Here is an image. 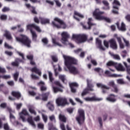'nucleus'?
I'll list each match as a JSON object with an SVG mask.
<instances>
[{"label":"nucleus","mask_w":130,"mask_h":130,"mask_svg":"<svg viewBox=\"0 0 130 130\" xmlns=\"http://www.w3.org/2000/svg\"><path fill=\"white\" fill-rule=\"evenodd\" d=\"M49 118L50 121H52L53 122H55L56 121L55 120V116H54V115L49 116Z\"/></svg>","instance_id":"8fccbe9b"},{"label":"nucleus","mask_w":130,"mask_h":130,"mask_svg":"<svg viewBox=\"0 0 130 130\" xmlns=\"http://www.w3.org/2000/svg\"><path fill=\"white\" fill-rule=\"evenodd\" d=\"M97 87L98 88H101L103 89V93L104 94L106 93V90H109V87L104 85L101 83H97L96 84Z\"/></svg>","instance_id":"f3484780"},{"label":"nucleus","mask_w":130,"mask_h":130,"mask_svg":"<svg viewBox=\"0 0 130 130\" xmlns=\"http://www.w3.org/2000/svg\"><path fill=\"white\" fill-rule=\"evenodd\" d=\"M117 82L118 83V84H120L121 85H123L124 84H125V83L122 79H118L117 80Z\"/></svg>","instance_id":"e2e57ef3"},{"label":"nucleus","mask_w":130,"mask_h":130,"mask_svg":"<svg viewBox=\"0 0 130 130\" xmlns=\"http://www.w3.org/2000/svg\"><path fill=\"white\" fill-rule=\"evenodd\" d=\"M117 40L118 43H119V46L120 49H123L125 47L124 44L122 43V42H121V38L119 37H117Z\"/></svg>","instance_id":"b1692460"},{"label":"nucleus","mask_w":130,"mask_h":130,"mask_svg":"<svg viewBox=\"0 0 130 130\" xmlns=\"http://www.w3.org/2000/svg\"><path fill=\"white\" fill-rule=\"evenodd\" d=\"M52 43L53 44H54V45L55 46H59V47H61V44H59V43H58L56 41V39H53L52 38Z\"/></svg>","instance_id":"58836bf2"},{"label":"nucleus","mask_w":130,"mask_h":130,"mask_svg":"<svg viewBox=\"0 0 130 130\" xmlns=\"http://www.w3.org/2000/svg\"><path fill=\"white\" fill-rule=\"evenodd\" d=\"M108 85L112 87L113 89L112 91H113V92H114L115 93H118V91H119L118 88H117V86L115 85V84L114 83V81H110L108 83Z\"/></svg>","instance_id":"2eb2a0df"},{"label":"nucleus","mask_w":130,"mask_h":130,"mask_svg":"<svg viewBox=\"0 0 130 130\" xmlns=\"http://www.w3.org/2000/svg\"><path fill=\"white\" fill-rule=\"evenodd\" d=\"M87 87L84 89L81 93L82 96H86L87 94H88L89 91H93V84H92V81L91 80L87 79Z\"/></svg>","instance_id":"6e6552de"},{"label":"nucleus","mask_w":130,"mask_h":130,"mask_svg":"<svg viewBox=\"0 0 130 130\" xmlns=\"http://www.w3.org/2000/svg\"><path fill=\"white\" fill-rule=\"evenodd\" d=\"M59 79L63 82V83H67V79H66V76L64 75H60L59 76Z\"/></svg>","instance_id":"79ce46f5"},{"label":"nucleus","mask_w":130,"mask_h":130,"mask_svg":"<svg viewBox=\"0 0 130 130\" xmlns=\"http://www.w3.org/2000/svg\"><path fill=\"white\" fill-rule=\"evenodd\" d=\"M109 43H110L111 48H112V49H114L115 50L117 49V44H116V42L114 39H112L110 40Z\"/></svg>","instance_id":"dca6fc26"},{"label":"nucleus","mask_w":130,"mask_h":130,"mask_svg":"<svg viewBox=\"0 0 130 130\" xmlns=\"http://www.w3.org/2000/svg\"><path fill=\"white\" fill-rule=\"evenodd\" d=\"M34 121H40V116H37V117H35L34 118Z\"/></svg>","instance_id":"338daca9"},{"label":"nucleus","mask_w":130,"mask_h":130,"mask_svg":"<svg viewBox=\"0 0 130 130\" xmlns=\"http://www.w3.org/2000/svg\"><path fill=\"white\" fill-rule=\"evenodd\" d=\"M109 43H110L109 42H109L106 41V40H104V45L105 46V47H106V48H109Z\"/></svg>","instance_id":"864d4df0"},{"label":"nucleus","mask_w":130,"mask_h":130,"mask_svg":"<svg viewBox=\"0 0 130 130\" xmlns=\"http://www.w3.org/2000/svg\"><path fill=\"white\" fill-rule=\"evenodd\" d=\"M40 20L41 21V24H49V19H47V18H42L40 17Z\"/></svg>","instance_id":"2f4dec72"},{"label":"nucleus","mask_w":130,"mask_h":130,"mask_svg":"<svg viewBox=\"0 0 130 130\" xmlns=\"http://www.w3.org/2000/svg\"><path fill=\"white\" fill-rule=\"evenodd\" d=\"M16 40L18 42L22 43L26 45L27 47H30L31 44V41L26 36L20 35V38L15 37Z\"/></svg>","instance_id":"20e7f679"},{"label":"nucleus","mask_w":130,"mask_h":130,"mask_svg":"<svg viewBox=\"0 0 130 130\" xmlns=\"http://www.w3.org/2000/svg\"><path fill=\"white\" fill-rule=\"evenodd\" d=\"M54 20L55 22L58 23V24H56V22H52L53 27L57 28L58 29H59V28L66 29V28H67V25H66V23H64V22H63V21H62V20H60L59 18L55 17Z\"/></svg>","instance_id":"423d86ee"},{"label":"nucleus","mask_w":130,"mask_h":130,"mask_svg":"<svg viewBox=\"0 0 130 130\" xmlns=\"http://www.w3.org/2000/svg\"><path fill=\"white\" fill-rule=\"evenodd\" d=\"M54 85H56V86H58L59 87H62L61 86V84H60V83H59L58 81H56L54 82V83L52 84V89L54 93H57V92H62V89L61 88H58L54 86Z\"/></svg>","instance_id":"9b49d317"},{"label":"nucleus","mask_w":130,"mask_h":130,"mask_svg":"<svg viewBox=\"0 0 130 130\" xmlns=\"http://www.w3.org/2000/svg\"><path fill=\"white\" fill-rule=\"evenodd\" d=\"M116 65V62H114L112 61H110L107 63V66L108 67H115Z\"/></svg>","instance_id":"37998d69"},{"label":"nucleus","mask_w":130,"mask_h":130,"mask_svg":"<svg viewBox=\"0 0 130 130\" xmlns=\"http://www.w3.org/2000/svg\"><path fill=\"white\" fill-rule=\"evenodd\" d=\"M42 118L44 122L46 123L47 122V116L46 115H44L43 114H42Z\"/></svg>","instance_id":"13d9d810"},{"label":"nucleus","mask_w":130,"mask_h":130,"mask_svg":"<svg viewBox=\"0 0 130 130\" xmlns=\"http://www.w3.org/2000/svg\"><path fill=\"white\" fill-rule=\"evenodd\" d=\"M106 99L107 101H110V102H115L116 101L115 96L113 94H111L110 97L107 98Z\"/></svg>","instance_id":"7c9ffc66"},{"label":"nucleus","mask_w":130,"mask_h":130,"mask_svg":"<svg viewBox=\"0 0 130 130\" xmlns=\"http://www.w3.org/2000/svg\"><path fill=\"white\" fill-rule=\"evenodd\" d=\"M31 34L32 36V40L34 41H36V39H37V35L36 34V32L31 31Z\"/></svg>","instance_id":"09e8293b"},{"label":"nucleus","mask_w":130,"mask_h":130,"mask_svg":"<svg viewBox=\"0 0 130 130\" xmlns=\"http://www.w3.org/2000/svg\"><path fill=\"white\" fill-rule=\"evenodd\" d=\"M115 68L117 70V71H120V72H124V71H125L124 68H123V67H122V65L121 64H118L116 63Z\"/></svg>","instance_id":"5701e85b"},{"label":"nucleus","mask_w":130,"mask_h":130,"mask_svg":"<svg viewBox=\"0 0 130 130\" xmlns=\"http://www.w3.org/2000/svg\"><path fill=\"white\" fill-rule=\"evenodd\" d=\"M26 115H29V113H28V111H27L26 109H22L21 112L19 113L20 117L21 118L23 122L26 121V118H25Z\"/></svg>","instance_id":"4468645a"},{"label":"nucleus","mask_w":130,"mask_h":130,"mask_svg":"<svg viewBox=\"0 0 130 130\" xmlns=\"http://www.w3.org/2000/svg\"><path fill=\"white\" fill-rule=\"evenodd\" d=\"M74 52H75V53H79V52H81L80 55V57H84V55H85V53L82 52V49H78L76 50H75Z\"/></svg>","instance_id":"4c0bfd02"},{"label":"nucleus","mask_w":130,"mask_h":130,"mask_svg":"<svg viewBox=\"0 0 130 130\" xmlns=\"http://www.w3.org/2000/svg\"><path fill=\"white\" fill-rule=\"evenodd\" d=\"M0 78H2V79H10L11 78V76L10 75H4V76H0Z\"/></svg>","instance_id":"0e129e2a"},{"label":"nucleus","mask_w":130,"mask_h":130,"mask_svg":"<svg viewBox=\"0 0 130 130\" xmlns=\"http://www.w3.org/2000/svg\"><path fill=\"white\" fill-rule=\"evenodd\" d=\"M26 28L27 30H29L30 32H34L32 31L33 29H35L37 32H41V29L40 27L38 26H36L35 24H28L26 26Z\"/></svg>","instance_id":"f8f14e48"},{"label":"nucleus","mask_w":130,"mask_h":130,"mask_svg":"<svg viewBox=\"0 0 130 130\" xmlns=\"http://www.w3.org/2000/svg\"><path fill=\"white\" fill-rule=\"evenodd\" d=\"M21 61L19 59H16L15 62H12V66H14V67H18L19 66V62H21Z\"/></svg>","instance_id":"a18cd8bd"},{"label":"nucleus","mask_w":130,"mask_h":130,"mask_svg":"<svg viewBox=\"0 0 130 130\" xmlns=\"http://www.w3.org/2000/svg\"><path fill=\"white\" fill-rule=\"evenodd\" d=\"M96 44L97 47L99 48L100 50H105V48L102 46L101 40H99L98 38L96 39Z\"/></svg>","instance_id":"aec40b11"},{"label":"nucleus","mask_w":130,"mask_h":130,"mask_svg":"<svg viewBox=\"0 0 130 130\" xmlns=\"http://www.w3.org/2000/svg\"><path fill=\"white\" fill-rule=\"evenodd\" d=\"M18 77H19V73L17 72L13 74V78L15 81H18Z\"/></svg>","instance_id":"bf43d9fd"},{"label":"nucleus","mask_w":130,"mask_h":130,"mask_svg":"<svg viewBox=\"0 0 130 130\" xmlns=\"http://www.w3.org/2000/svg\"><path fill=\"white\" fill-rule=\"evenodd\" d=\"M38 127L41 129H43L44 128V124L42 123H39L38 124Z\"/></svg>","instance_id":"680f3d73"},{"label":"nucleus","mask_w":130,"mask_h":130,"mask_svg":"<svg viewBox=\"0 0 130 130\" xmlns=\"http://www.w3.org/2000/svg\"><path fill=\"white\" fill-rule=\"evenodd\" d=\"M63 57L64 59L65 66H67L70 72L71 73V74H73V75H77V74L79 73L78 69L72 66L73 64H76V63H77V60L67 55L63 54Z\"/></svg>","instance_id":"f257e3e1"},{"label":"nucleus","mask_w":130,"mask_h":130,"mask_svg":"<svg viewBox=\"0 0 130 130\" xmlns=\"http://www.w3.org/2000/svg\"><path fill=\"white\" fill-rule=\"evenodd\" d=\"M87 35L85 34H73L72 40L75 41L76 43H84L87 41Z\"/></svg>","instance_id":"7ed1b4c3"},{"label":"nucleus","mask_w":130,"mask_h":130,"mask_svg":"<svg viewBox=\"0 0 130 130\" xmlns=\"http://www.w3.org/2000/svg\"><path fill=\"white\" fill-rule=\"evenodd\" d=\"M94 71H95V72H97L98 73H99L100 75H102L103 74V70L100 68L94 69Z\"/></svg>","instance_id":"de8ad7c7"},{"label":"nucleus","mask_w":130,"mask_h":130,"mask_svg":"<svg viewBox=\"0 0 130 130\" xmlns=\"http://www.w3.org/2000/svg\"><path fill=\"white\" fill-rule=\"evenodd\" d=\"M70 87L71 89V91L73 93H75L76 90L75 88H76V87H79V84H78V83L76 82H73L70 84Z\"/></svg>","instance_id":"6ab92c4d"},{"label":"nucleus","mask_w":130,"mask_h":130,"mask_svg":"<svg viewBox=\"0 0 130 130\" xmlns=\"http://www.w3.org/2000/svg\"><path fill=\"white\" fill-rule=\"evenodd\" d=\"M56 103L58 106H64L68 104V101L66 98H58L56 100Z\"/></svg>","instance_id":"1a4fd4ad"},{"label":"nucleus","mask_w":130,"mask_h":130,"mask_svg":"<svg viewBox=\"0 0 130 130\" xmlns=\"http://www.w3.org/2000/svg\"><path fill=\"white\" fill-rule=\"evenodd\" d=\"M116 25L120 31H125V30H126V28H125V24H124L123 22H122L120 25H119V22H117Z\"/></svg>","instance_id":"412c9836"},{"label":"nucleus","mask_w":130,"mask_h":130,"mask_svg":"<svg viewBox=\"0 0 130 130\" xmlns=\"http://www.w3.org/2000/svg\"><path fill=\"white\" fill-rule=\"evenodd\" d=\"M7 18H8V16L6 15H2L0 17L1 20H2L3 21L7 20Z\"/></svg>","instance_id":"052dcab7"},{"label":"nucleus","mask_w":130,"mask_h":130,"mask_svg":"<svg viewBox=\"0 0 130 130\" xmlns=\"http://www.w3.org/2000/svg\"><path fill=\"white\" fill-rule=\"evenodd\" d=\"M28 108L30 113L36 115V111L34 110V108L32 106H28Z\"/></svg>","instance_id":"473e14b6"},{"label":"nucleus","mask_w":130,"mask_h":130,"mask_svg":"<svg viewBox=\"0 0 130 130\" xmlns=\"http://www.w3.org/2000/svg\"><path fill=\"white\" fill-rule=\"evenodd\" d=\"M14 105H15V106L16 107V109H17L18 110H19V109H20L22 107V105H23V104L22 103H20V104L15 103Z\"/></svg>","instance_id":"5fc2aeb1"},{"label":"nucleus","mask_w":130,"mask_h":130,"mask_svg":"<svg viewBox=\"0 0 130 130\" xmlns=\"http://www.w3.org/2000/svg\"><path fill=\"white\" fill-rule=\"evenodd\" d=\"M74 18L75 19V20H77V21H80L79 18H84V15L81 14L77 11H74Z\"/></svg>","instance_id":"4be33fe9"},{"label":"nucleus","mask_w":130,"mask_h":130,"mask_svg":"<svg viewBox=\"0 0 130 130\" xmlns=\"http://www.w3.org/2000/svg\"><path fill=\"white\" fill-rule=\"evenodd\" d=\"M25 6L27 8H30V9H32V10L31 11V12L32 14H37V12L35 11V9H34V7L31 6L30 4H25Z\"/></svg>","instance_id":"49530a36"},{"label":"nucleus","mask_w":130,"mask_h":130,"mask_svg":"<svg viewBox=\"0 0 130 130\" xmlns=\"http://www.w3.org/2000/svg\"><path fill=\"white\" fill-rule=\"evenodd\" d=\"M43 43H44V45H47L48 44V40L47 38H44L42 40Z\"/></svg>","instance_id":"6e6d98bb"},{"label":"nucleus","mask_w":130,"mask_h":130,"mask_svg":"<svg viewBox=\"0 0 130 130\" xmlns=\"http://www.w3.org/2000/svg\"><path fill=\"white\" fill-rule=\"evenodd\" d=\"M120 6V3L119 2L117 1V0H114L113 3V9H116V10H118V7Z\"/></svg>","instance_id":"cd10ccee"},{"label":"nucleus","mask_w":130,"mask_h":130,"mask_svg":"<svg viewBox=\"0 0 130 130\" xmlns=\"http://www.w3.org/2000/svg\"><path fill=\"white\" fill-rule=\"evenodd\" d=\"M47 107L51 111H53V110H54V106L53 105V103L52 102H49L47 104Z\"/></svg>","instance_id":"bb28decb"},{"label":"nucleus","mask_w":130,"mask_h":130,"mask_svg":"<svg viewBox=\"0 0 130 130\" xmlns=\"http://www.w3.org/2000/svg\"><path fill=\"white\" fill-rule=\"evenodd\" d=\"M12 94L14 97H16V98H18V99H19V98H20V97H21V93H20V92H19L13 91L12 92Z\"/></svg>","instance_id":"f704fd0d"},{"label":"nucleus","mask_w":130,"mask_h":130,"mask_svg":"<svg viewBox=\"0 0 130 130\" xmlns=\"http://www.w3.org/2000/svg\"><path fill=\"white\" fill-rule=\"evenodd\" d=\"M38 85L40 87L41 91H46L47 87L45 86V83L41 81L38 83Z\"/></svg>","instance_id":"a211bd4d"},{"label":"nucleus","mask_w":130,"mask_h":130,"mask_svg":"<svg viewBox=\"0 0 130 130\" xmlns=\"http://www.w3.org/2000/svg\"><path fill=\"white\" fill-rule=\"evenodd\" d=\"M48 74H49V78L50 82H53V81H54V79L52 78V73L50 71H49Z\"/></svg>","instance_id":"603ef678"},{"label":"nucleus","mask_w":130,"mask_h":130,"mask_svg":"<svg viewBox=\"0 0 130 130\" xmlns=\"http://www.w3.org/2000/svg\"><path fill=\"white\" fill-rule=\"evenodd\" d=\"M121 38H122L124 43L125 44V46H126V47H130L129 41H127L122 37H121Z\"/></svg>","instance_id":"c03bdc74"},{"label":"nucleus","mask_w":130,"mask_h":130,"mask_svg":"<svg viewBox=\"0 0 130 130\" xmlns=\"http://www.w3.org/2000/svg\"><path fill=\"white\" fill-rule=\"evenodd\" d=\"M54 69L55 71V76H57L58 73H57L56 71H57V69H58V71L60 72L61 71V68H60L59 65H56V68H55V66H54Z\"/></svg>","instance_id":"c9c22d12"},{"label":"nucleus","mask_w":130,"mask_h":130,"mask_svg":"<svg viewBox=\"0 0 130 130\" xmlns=\"http://www.w3.org/2000/svg\"><path fill=\"white\" fill-rule=\"evenodd\" d=\"M92 18H89L88 19V27H86L85 25H83V27L84 28V29H91V26H94V25H95V24L94 23H92Z\"/></svg>","instance_id":"393cba45"},{"label":"nucleus","mask_w":130,"mask_h":130,"mask_svg":"<svg viewBox=\"0 0 130 130\" xmlns=\"http://www.w3.org/2000/svg\"><path fill=\"white\" fill-rule=\"evenodd\" d=\"M27 59H29V60H30V64H31V66H34L35 64V62L32 60L33 59V56L32 55H27Z\"/></svg>","instance_id":"e433bc0d"},{"label":"nucleus","mask_w":130,"mask_h":130,"mask_svg":"<svg viewBox=\"0 0 130 130\" xmlns=\"http://www.w3.org/2000/svg\"><path fill=\"white\" fill-rule=\"evenodd\" d=\"M124 64L126 69L127 72L130 75V67L127 66V64L126 62H124Z\"/></svg>","instance_id":"4d7b16f0"},{"label":"nucleus","mask_w":130,"mask_h":130,"mask_svg":"<svg viewBox=\"0 0 130 130\" xmlns=\"http://www.w3.org/2000/svg\"><path fill=\"white\" fill-rule=\"evenodd\" d=\"M76 120L79 124H82L85 120V112L84 110L79 109L78 110V116L76 117Z\"/></svg>","instance_id":"0eeeda50"},{"label":"nucleus","mask_w":130,"mask_h":130,"mask_svg":"<svg viewBox=\"0 0 130 130\" xmlns=\"http://www.w3.org/2000/svg\"><path fill=\"white\" fill-rule=\"evenodd\" d=\"M125 19L126 20V21H128V22H130V14L126 15Z\"/></svg>","instance_id":"774afa93"},{"label":"nucleus","mask_w":130,"mask_h":130,"mask_svg":"<svg viewBox=\"0 0 130 130\" xmlns=\"http://www.w3.org/2000/svg\"><path fill=\"white\" fill-rule=\"evenodd\" d=\"M59 118L60 120H61V121H63V122H66V121H67V118H66L64 115L62 114H60L59 115Z\"/></svg>","instance_id":"ea45409f"},{"label":"nucleus","mask_w":130,"mask_h":130,"mask_svg":"<svg viewBox=\"0 0 130 130\" xmlns=\"http://www.w3.org/2000/svg\"><path fill=\"white\" fill-rule=\"evenodd\" d=\"M49 96V92L44 93L42 95H39L36 97V100H43V101H46Z\"/></svg>","instance_id":"ddd939ff"},{"label":"nucleus","mask_w":130,"mask_h":130,"mask_svg":"<svg viewBox=\"0 0 130 130\" xmlns=\"http://www.w3.org/2000/svg\"><path fill=\"white\" fill-rule=\"evenodd\" d=\"M84 100L86 102H93L94 101H102L103 99L102 98H98L96 96L92 97L87 96L84 98Z\"/></svg>","instance_id":"9d476101"},{"label":"nucleus","mask_w":130,"mask_h":130,"mask_svg":"<svg viewBox=\"0 0 130 130\" xmlns=\"http://www.w3.org/2000/svg\"><path fill=\"white\" fill-rule=\"evenodd\" d=\"M103 14H104V12L101 11L99 9L96 8L93 12V16L95 18V19H96V20H99V21L104 20L108 23H110V22H111V20L108 17L101 15H103Z\"/></svg>","instance_id":"f03ea898"},{"label":"nucleus","mask_w":130,"mask_h":130,"mask_svg":"<svg viewBox=\"0 0 130 130\" xmlns=\"http://www.w3.org/2000/svg\"><path fill=\"white\" fill-rule=\"evenodd\" d=\"M9 112L10 113V121H11V122H15V120H16V118L14 117V115H13V114H12V113H11V111H12V110L9 108Z\"/></svg>","instance_id":"72a5a7b5"},{"label":"nucleus","mask_w":130,"mask_h":130,"mask_svg":"<svg viewBox=\"0 0 130 130\" xmlns=\"http://www.w3.org/2000/svg\"><path fill=\"white\" fill-rule=\"evenodd\" d=\"M30 71H31L32 73H36V74H37L39 76H41V71L36 67L31 69Z\"/></svg>","instance_id":"c756f323"},{"label":"nucleus","mask_w":130,"mask_h":130,"mask_svg":"<svg viewBox=\"0 0 130 130\" xmlns=\"http://www.w3.org/2000/svg\"><path fill=\"white\" fill-rule=\"evenodd\" d=\"M27 122L32 125V126H34V127H35V123H34V121H33V117L31 116H28V117L27 118Z\"/></svg>","instance_id":"c85d7f7f"},{"label":"nucleus","mask_w":130,"mask_h":130,"mask_svg":"<svg viewBox=\"0 0 130 130\" xmlns=\"http://www.w3.org/2000/svg\"><path fill=\"white\" fill-rule=\"evenodd\" d=\"M62 38L61 42L64 44V45H69L70 47H74V45L72 43H70L68 40V38H70V34L68 32L64 31L61 33Z\"/></svg>","instance_id":"39448f33"},{"label":"nucleus","mask_w":130,"mask_h":130,"mask_svg":"<svg viewBox=\"0 0 130 130\" xmlns=\"http://www.w3.org/2000/svg\"><path fill=\"white\" fill-rule=\"evenodd\" d=\"M31 77L32 79H34V80H38V79H39V77L37 76L36 75L31 74Z\"/></svg>","instance_id":"69168bd1"},{"label":"nucleus","mask_w":130,"mask_h":130,"mask_svg":"<svg viewBox=\"0 0 130 130\" xmlns=\"http://www.w3.org/2000/svg\"><path fill=\"white\" fill-rule=\"evenodd\" d=\"M103 3L105 6H106V7H107L106 8H104V9L105 10H109V7L108 6V5L109 4H108V2H107V1H103Z\"/></svg>","instance_id":"3c124183"},{"label":"nucleus","mask_w":130,"mask_h":130,"mask_svg":"<svg viewBox=\"0 0 130 130\" xmlns=\"http://www.w3.org/2000/svg\"><path fill=\"white\" fill-rule=\"evenodd\" d=\"M5 33L4 35V36H5V37H6L7 39H8V40H12V39H13V37H12L10 31L5 30Z\"/></svg>","instance_id":"a878e982"},{"label":"nucleus","mask_w":130,"mask_h":130,"mask_svg":"<svg viewBox=\"0 0 130 130\" xmlns=\"http://www.w3.org/2000/svg\"><path fill=\"white\" fill-rule=\"evenodd\" d=\"M110 55L113 57L115 59H117L118 60H119L120 59V57L118 55H115L111 52H109Z\"/></svg>","instance_id":"a19ab883"}]
</instances>
